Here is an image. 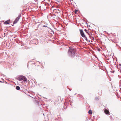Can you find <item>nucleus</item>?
<instances>
[{
  "label": "nucleus",
  "mask_w": 121,
  "mask_h": 121,
  "mask_svg": "<svg viewBox=\"0 0 121 121\" xmlns=\"http://www.w3.org/2000/svg\"><path fill=\"white\" fill-rule=\"evenodd\" d=\"M68 54L69 56L73 57V56L75 55V50L71 48L69 49Z\"/></svg>",
  "instance_id": "f257e3e1"
},
{
  "label": "nucleus",
  "mask_w": 121,
  "mask_h": 121,
  "mask_svg": "<svg viewBox=\"0 0 121 121\" xmlns=\"http://www.w3.org/2000/svg\"><path fill=\"white\" fill-rule=\"evenodd\" d=\"M18 79L20 81L24 82H26L27 80L26 78L23 76H21L19 77L18 78Z\"/></svg>",
  "instance_id": "f03ea898"
},
{
  "label": "nucleus",
  "mask_w": 121,
  "mask_h": 121,
  "mask_svg": "<svg viewBox=\"0 0 121 121\" xmlns=\"http://www.w3.org/2000/svg\"><path fill=\"white\" fill-rule=\"evenodd\" d=\"M20 15L18 16L15 19L14 21L13 24H14L17 23V22L19 20L20 17Z\"/></svg>",
  "instance_id": "7ed1b4c3"
},
{
  "label": "nucleus",
  "mask_w": 121,
  "mask_h": 121,
  "mask_svg": "<svg viewBox=\"0 0 121 121\" xmlns=\"http://www.w3.org/2000/svg\"><path fill=\"white\" fill-rule=\"evenodd\" d=\"M80 32L82 36L83 37L86 38V36L85 35L84 33L82 30H80Z\"/></svg>",
  "instance_id": "20e7f679"
},
{
  "label": "nucleus",
  "mask_w": 121,
  "mask_h": 121,
  "mask_svg": "<svg viewBox=\"0 0 121 121\" xmlns=\"http://www.w3.org/2000/svg\"><path fill=\"white\" fill-rule=\"evenodd\" d=\"M104 113L106 114L109 115L110 114L109 111L107 109H105L104 110Z\"/></svg>",
  "instance_id": "39448f33"
},
{
  "label": "nucleus",
  "mask_w": 121,
  "mask_h": 121,
  "mask_svg": "<svg viewBox=\"0 0 121 121\" xmlns=\"http://www.w3.org/2000/svg\"><path fill=\"white\" fill-rule=\"evenodd\" d=\"M10 21L9 20H7L5 21L4 23V24H9V23Z\"/></svg>",
  "instance_id": "423d86ee"
},
{
  "label": "nucleus",
  "mask_w": 121,
  "mask_h": 121,
  "mask_svg": "<svg viewBox=\"0 0 121 121\" xmlns=\"http://www.w3.org/2000/svg\"><path fill=\"white\" fill-rule=\"evenodd\" d=\"M20 88V87L18 86H17L16 87V89L17 90H19Z\"/></svg>",
  "instance_id": "0eeeda50"
},
{
  "label": "nucleus",
  "mask_w": 121,
  "mask_h": 121,
  "mask_svg": "<svg viewBox=\"0 0 121 121\" xmlns=\"http://www.w3.org/2000/svg\"><path fill=\"white\" fill-rule=\"evenodd\" d=\"M88 113L89 114H92V112L91 110H90L88 111Z\"/></svg>",
  "instance_id": "6e6552de"
},
{
  "label": "nucleus",
  "mask_w": 121,
  "mask_h": 121,
  "mask_svg": "<svg viewBox=\"0 0 121 121\" xmlns=\"http://www.w3.org/2000/svg\"><path fill=\"white\" fill-rule=\"evenodd\" d=\"M78 11V10H75L74 12L75 14H76Z\"/></svg>",
  "instance_id": "1a4fd4ad"
},
{
  "label": "nucleus",
  "mask_w": 121,
  "mask_h": 121,
  "mask_svg": "<svg viewBox=\"0 0 121 121\" xmlns=\"http://www.w3.org/2000/svg\"><path fill=\"white\" fill-rule=\"evenodd\" d=\"M95 99L96 100H97L99 99L97 97L96 98H95Z\"/></svg>",
  "instance_id": "9d476101"
},
{
  "label": "nucleus",
  "mask_w": 121,
  "mask_h": 121,
  "mask_svg": "<svg viewBox=\"0 0 121 121\" xmlns=\"http://www.w3.org/2000/svg\"><path fill=\"white\" fill-rule=\"evenodd\" d=\"M118 65L120 66L121 67V64H119Z\"/></svg>",
  "instance_id": "9b49d317"
},
{
  "label": "nucleus",
  "mask_w": 121,
  "mask_h": 121,
  "mask_svg": "<svg viewBox=\"0 0 121 121\" xmlns=\"http://www.w3.org/2000/svg\"><path fill=\"white\" fill-rule=\"evenodd\" d=\"M86 38V40H87V38L86 37V38Z\"/></svg>",
  "instance_id": "f8f14e48"
},
{
  "label": "nucleus",
  "mask_w": 121,
  "mask_h": 121,
  "mask_svg": "<svg viewBox=\"0 0 121 121\" xmlns=\"http://www.w3.org/2000/svg\"><path fill=\"white\" fill-rule=\"evenodd\" d=\"M85 31H87V30L86 29H85Z\"/></svg>",
  "instance_id": "ddd939ff"
},
{
  "label": "nucleus",
  "mask_w": 121,
  "mask_h": 121,
  "mask_svg": "<svg viewBox=\"0 0 121 121\" xmlns=\"http://www.w3.org/2000/svg\"><path fill=\"white\" fill-rule=\"evenodd\" d=\"M35 1H36L37 0H34Z\"/></svg>",
  "instance_id": "4468645a"
},
{
  "label": "nucleus",
  "mask_w": 121,
  "mask_h": 121,
  "mask_svg": "<svg viewBox=\"0 0 121 121\" xmlns=\"http://www.w3.org/2000/svg\"><path fill=\"white\" fill-rule=\"evenodd\" d=\"M2 82L0 81V82Z\"/></svg>",
  "instance_id": "2eb2a0df"
}]
</instances>
